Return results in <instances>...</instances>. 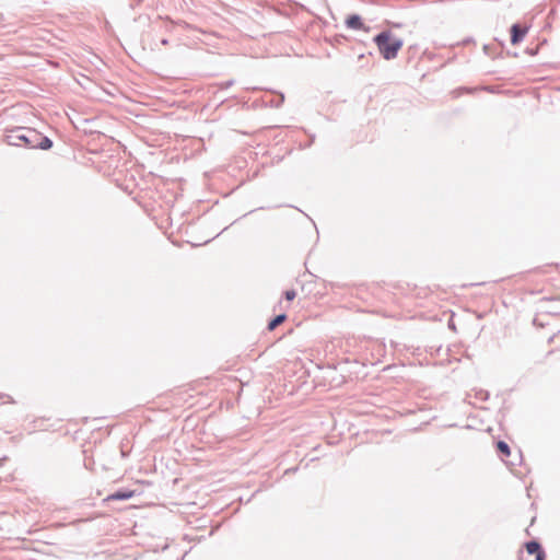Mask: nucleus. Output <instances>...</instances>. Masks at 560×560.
Segmentation results:
<instances>
[{
	"mask_svg": "<svg viewBox=\"0 0 560 560\" xmlns=\"http://www.w3.org/2000/svg\"><path fill=\"white\" fill-rule=\"evenodd\" d=\"M525 548H526V551L528 555H537V552H540L544 550L541 544L536 540V539H533V540H529L525 544Z\"/></svg>",
	"mask_w": 560,
	"mask_h": 560,
	"instance_id": "obj_7",
	"label": "nucleus"
},
{
	"mask_svg": "<svg viewBox=\"0 0 560 560\" xmlns=\"http://www.w3.org/2000/svg\"><path fill=\"white\" fill-rule=\"evenodd\" d=\"M143 0H135V3L131 2L130 5L131 7H135V5H139Z\"/></svg>",
	"mask_w": 560,
	"mask_h": 560,
	"instance_id": "obj_14",
	"label": "nucleus"
},
{
	"mask_svg": "<svg viewBox=\"0 0 560 560\" xmlns=\"http://www.w3.org/2000/svg\"><path fill=\"white\" fill-rule=\"evenodd\" d=\"M8 460V457L7 456H3L0 458V466H2L4 464V462Z\"/></svg>",
	"mask_w": 560,
	"mask_h": 560,
	"instance_id": "obj_15",
	"label": "nucleus"
},
{
	"mask_svg": "<svg viewBox=\"0 0 560 560\" xmlns=\"http://www.w3.org/2000/svg\"><path fill=\"white\" fill-rule=\"evenodd\" d=\"M373 42L385 60L395 59L404 46V40L395 36L389 30L382 31L375 35Z\"/></svg>",
	"mask_w": 560,
	"mask_h": 560,
	"instance_id": "obj_2",
	"label": "nucleus"
},
{
	"mask_svg": "<svg viewBox=\"0 0 560 560\" xmlns=\"http://www.w3.org/2000/svg\"><path fill=\"white\" fill-rule=\"evenodd\" d=\"M135 493L136 492L133 490H129V489H125V488L124 489H118L115 492H113L109 495H107L104 499V502L129 500V499H131L135 495Z\"/></svg>",
	"mask_w": 560,
	"mask_h": 560,
	"instance_id": "obj_5",
	"label": "nucleus"
},
{
	"mask_svg": "<svg viewBox=\"0 0 560 560\" xmlns=\"http://www.w3.org/2000/svg\"><path fill=\"white\" fill-rule=\"evenodd\" d=\"M287 319V315L284 313H281V314H278L276 315L273 318H271L269 322H268V325H267V329L272 331L275 330L278 326H280L284 320Z\"/></svg>",
	"mask_w": 560,
	"mask_h": 560,
	"instance_id": "obj_8",
	"label": "nucleus"
},
{
	"mask_svg": "<svg viewBox=\"0 0 560 560\" xmlns=\"http://www.w3.org/2000/svg\"><path fill=\"white\" fill-rule=\"evenodd\" d=\"M284 102V95L282 93H277L276 95L272 96L271 100L269 101H266V103L270 106V107H275V108H279Z\"/></svg>",
	"mask_w": 560,
	"mask_h": 560,
	"instance_id": "obj_9",
	"label": "nucleus"
},
{
	"mask_svg": "<svg viewBox=\"0 0 560 560\" xmlns=\"http://www.w3.org/2000/svg\"><path fill=\"white\" fill-rule=\"evenodd\" d=\"M233 85H234V80H228V81L218 83V88L220 90H226Z\"/></svg>",
	"mask_w": 560,
	"mask_h": 560,
	"instance_id": "obj_10",
	"label": "nucleus"
},
{
	"mask_svg": "<svg viewBox=\"0 0 560 560\" xmlns=\"http://www.w3.org/2000/svg\"><path fill=\"white\" fill-rule=\"evenodd\" d=\"M527 32H528L527 26H524L520 23H514L510 28L511 44L515 46V45L520 44L521 42H523Z\"/></svg>",
	"mask_w": 560,
	"mask_h": 560,
	"instance_id": "obj_3",
	"label": "nucleus"
},
{
	"mask_svg": "<svg viewBox=\"0 0 560 560\" xmlns=\"http://www.w3.org/2000/svg\"><path fill=\"white\" fill-rule=\"evenodd\" d=\"M161 44H162V45H164V46L168 45V39L163 38V39L161 40Z\"/></svg>",
	"mask_w": 560,
	"mask_h": 560,
	"instance_id": "obj_16",
	"label": "nucleus"
},
{
	"mask_svg": "<svg viewBox=\"0 0 560 560\" xmlns=\"http://www.w3.org/2000/svg\"><path fill=\"white\" fill-rule=\"evenodd\" d=\"M341 38H343V39H345L346 37H345V36H342V35L337 36V37H336V42H337V43H340V39H341Z\"/></svg>",
	"mask_w": 560,
	"mask_h": 560,
	"instance_id": "obj_17",
	"label": "nucleus"
},
{
	"mask_svg": "<svg viewBox=\"0 0 560 560\" xmlns=\"http://www.w3.org/2000/svg\"><path fill=\"white\" fill-rule=\"evenodd\" d=\"M535 560H546V552L545 550L540 551V552H537V555L535 556Z\"/></svg>",
	"mask_w": 560,
	"mask_h": 560,
	"instance_id": "obj_12",
	"label": "nucleus"
},
{
	"mask_svg": "<svg viewBox=\"0 0 560 560\" xmlns=\"http://www.w3.org/2000/svg\"><path fill=\"white\" fill-rule=\"evenodd\" d=\"M537 51H538V48H537V47H536V48H527V49H526V52H527L528 55H532V56H535V55L537 54Z\"/></svg>",
	"mask_w": 560,
	"mask_h": 560,
	"instance_id": "obj_13",
	"label": "nucleus"
},
{
	"mask_svg": "<svg viewBox=\"0 0 560 560\" xmlns=\"http://www.w3.org/2000/svg\"><path fill=\"white\" fill-rule=\"evenodd\" d=\"M517 458L520 459V462L522 460V452L521 451H518V453H517Z\"/></svg>",
	"mask_w": 560,
	"mask_h": 560,
	"instance_id": "obj_18",
	"label": "nucleus"
},
{
	"mask_svg": "<svg viewBox=\"0 0 560 560\" xmlns=\"http://www.w3.org/2000/svg\"><path fill=\"white\" fill-rule=\"evenodd\" d=\"M295 296H296V292L294 290H287L284 292V299L287 301H293L295 299Z\"/></svg>",
	"mask_w": 560,
	"mask_h": 560,
	"instance_id": "obj_11",
	"label": "nucleus"
},
{
	"mask_svg": "<svg viewBox=\"0 0 560 560\" xmlns=\"http://www.w3.org/2000/svg\"><path fill=\"white\" fill-rule=\"evenodd\" d=\"M346 26L351 30H364L369 31L370 27H365L362 18L359 14H350L345 21Z\"/></svg>",
	"mask_w": 560,
	"mask_h": 560,
	"instance_id": "obj_6",
	"label": "nucleus"
},
{
	"mask_svg": "<svg viewBox=\"0 0 560 560\" xmlns=\"http://www.w3.org/2000/svg\"><path fill=\"white\" fill-rule=\"evenodd\" d=\"M497 452L500 456V458L508 465V466H511V467H514L517 465L516 462L514 460H508V457L511 456V447L509 446V444L504 441H498L497 442Z\"/></svg>",
	"mask_w": 560,
	"mask_h": 560,
	"instance_id": "obj_4",
	"label": "nucleus"
},
{
	"mask_svg": "<svg viewBox=\"0 0 560 560\" xmlns=\"http://www.w3.org/2000/svg\"><path fill=\"white\" fill-rule=\"evenodd\" d=\"M9 145L24 147L27 149L49 150L52 148V140L34 128L18 127L7 136Z\"/></svg>",
	"mask_w": 560,
	"mask_h": 560,
	"instance_id": "obj_1",
	"label": "nucleus"
}]
</instances>
